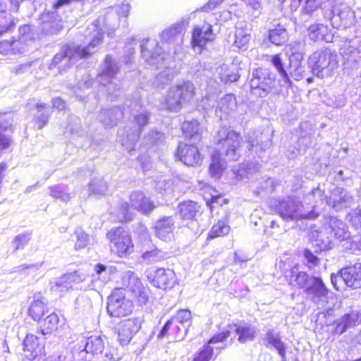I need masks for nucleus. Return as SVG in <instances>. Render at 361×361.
<instances>
[{
  "label": "nucleus",
  "instance_id": "obj_1",
  "mask_svg": "<svg viewBox=\"0 0 361 361\" xmlns=\"http://www.w3.org/2000/svg\"><path fill=\"white\" fill-rule=\"evenodd\" d=\"M102 38L103 33L97 31L96 35L94 36V38L87 47L81 48L76 45H67L64 47L61 52L54 56L49 68L52 69L59 65V72H61L75 63L79 59L86 57L93 52V49L101 42Z\"/></svg>",
  "mask_w": 361,
  "mask_h": 361
},
{
  "label": "nucleus",
  "instance_id": "obj_2",
  "mask_svg": "<svg viewBox=\"0 0 361 361\" xmlns=\"http://www.w3.org/2000/svg\"><path fill=\"white\" fill-rule=\"evenodd\" d=\"M308 66L318 78L330 77L338 66V56L329 49L315 51L308 59Z\"/></svg>",
  "mask_w": 361,
  "mask_h": 361
},
{
  "label": "nucleus",
  "instance_id": "obj_3",
  "mask_svg": "<svg viewBox=\"0 0 361 361\" xmlns=\"http://www.w3.org/2000/svg\"><path fill=\"white\" fill-rule=\"evenodd\" d=\"M195 86L189 81L171 86L169 88L161 108L170 111L178 112L184 104L189 103L195 96Z\"/></svg>",
  "mask_w": 361,
  "mask_h": 361
},
{
  "label": "nucleus",
  "instance_id": "obj_4",
  "mask_svg": "<svg viewBox=\"0 0 361 361\" xmlns=\"http://www.w3.org/2000/svg\"><path fill=\"white\" fill-rule=\"evenodd\" d=\"M149 114L146 111L134 116V122L130 123L124 130L118 131L119 140L126 150L131 152L135 149L142 128L148 123Z\"/></svg>",
  "mask_w": 361,
  "mask_h": 361
},
{
  "label": "nucleus",
  "instance_id": "obj_5",
  "mask_svg": "<svg viewBox=\"0 0 361 361\" xmlns=\"http://www.w3.org/2000/svg\"><path fill=\"white\" fill-rule=\"evenodd\" d=\"M216 140L222 145L225 159L235 161L240 157L242 137L239 133L227 128H221L218 132Z\"/></svg>",
  "mask_w": 361,
  "mask_h": 361
},
{
  "label": "nucleus",
  "instance_id": "obj_6",
  "mask_svg": "<svg viewBox=\"0 0 361 361\" xmlns=\"http://www.w3.org/2000/svg\"><path fill=\"white\" fill-rule=\"evenodd\" d=\"M275 76L267 68H259L253 71L250 81L251 92L259 97H265L274 87Z\"/></svg>",
  "mask_w": 361,
  "mask_h": 361
},
{
  "label": "nucleus",
  "instance_id": "obj_7",
  "mask_svg": "<svg viewBox=\"0 0 361 361\" xmlns=\"http://www.w3.org/2000/svg\"><path fill=\"white\" fill-rule=\"evenodd\" d=\"M312 301L324 307L328 303L330 298L332 297V293L326 287L322 279L320 277L312 276L310 286L305 290Z\"/></svg>",
  "mask_w": 361,
  "mask_h": 361
},
{
  "label": "nucleus",
  "instance_id": "obj_8",
  "mask_svg": "<svg viewBox=\"0 0 361 361\" xmlns=\"http://www.w3.org/2000/svg\"><path fill=\"white\" fill-rule=\"evenodd\" d=\"M140 49L142 59L149 65L158 66L165 60L166 54L156 39H143Z\"/></svg>",
  "mask_w": 361,
  "mask_h": 361
},
{
  "label": "nucleus",
  "instance_id": "obj_9",
  "mask_svg": "<svg viewBox=\"0 0 361 361\" xmlns=\"http://www.w3.org/2000/svg\"><path fill=\"white\" fill-rule=\"evenodd\" d=\"M276 211L278 214L286 220H299L300 217H312V214L302 213L298 209V200L293 198H288L281 201L277 206Z\"/></svg>",
  "mask_w": 361,
  "mask_h": 361
},
{
  "label": "nucleus",
  "instance_id": "obj_10",
  "mask_svg": "<svg viewBox=\"0 0 361 361\" xmlns=\"http://www.w3.org/2000/svg\"><path fill=\"white\" fill-rule=\"evenodd\" d=\"M141 324L137 319H128L117 325L118 341L121 345L129 343L134 334L140 329Z\"/></svg>",
  "mask_w": 361,
  "mask_h": 361
},
{
  "label": "nucleus",
  "instance_id": "obj_11",
  "mask_svg": "<svg viewBox=\"0 0 361 361\" xmlns=\"http://www.w3.org/2000/svg\"><path fill=\"white\" fill-rule=\"evenodd\" d=\"M353 201V195L342 188H336L329 197H326V204L336 211L350 207Z\"/></svg>",
  "mask_w": 361,
  "mask_h": 361
},
{
  "label": "nucleus",
  "instance_id": "obj_12",
  "mask_svg": "<svg viewBox=\"0 0 361 361\" xmlns=\"http://www.w3.org/2000/svg\"><path fill=\"white\" fill-rule=\"evenodd\" d=\"M114 246L120 257H126L133 251V244L128 232L118 227L114 231Z\"/></svg>",
  "mask_w": 361,
  "mask_h": 361
},
{
  "label": "nucleus",
  "instance_id": "obj_13",
  "mask_svg": "<svg viewBox=\"0 0 361 361\" xmlns=\"http://www.w3.org/2000/svg\"><path fill=\"white\" fill-rule=\"evenodd\" d=\"M338 279H341L348 287L353 289L361 288V263L343 268L340 271Z\"/></svg>",
  "mask_w": 361,
  "mask_h": 361
},
{
  "label": "nucleus",
  "instance_id": "obj_14",
  "mask_svg": "<svg viewBox=\"0 0 361 361\" xmlns=\"http://www.w3.org/2000/svg\"><path fill=\"white\" fill-rule=\"evenodd\" d=\"M230 336V331H223L213 336L207 345H204L202 350L195 356L193 361H209L213 355L214 348L211 344L221 343L216 348H223L222 343Z\"/></svg>",
  "mask_w": 361,
  "mask_h": 361
},
{
  "label": "nucleus",
  "instance_id": "obj_15",
  "mask_svg": "<svg viewBox=\"0 0 361 361\" xmlns=\"http://www.w3.org/2000/svg\"><path fill=\"white\" fill-rule=\"evenodd\" d=\"M324 227L326 232L330 234L331 238L344 240L350 237L346 225L334 216H330L326 219Z\"/></svg>",
  "mask_w": 361,
  "mask_h": 361
},
{
  "label": "nucleus",
  "instance_id": "obj_16",
  "mask_svg": "<svg viewBox=\"0 0 361 361\" xmlns=\"http://www.w3.org/2000/svg\"><path fill=\"white\" fill-rule=\"evenodd\" d=\"M177 155L179 159L188 166L197 165L201 161L199 149L194 145L179 144Z\"/></svg>",
  "mask_w": 361,
  "mask_h": 361
},
{
  "label": "nucleus",
  "instance_id": "obj_17",
  "mask_svg": "<svg viewBox=\"0 0 361 361\" xmlns=\"http://www.w3.org/2000/svg\"><path fill=\"white\" fill-rule=\"evenodd\" d=\"M332 22L336 23L340 21L338 26L344 28L348 27L353 24L355 21V14L352 9L345 4H341L336 6L332 11Z\"/></svg>",
  "mask_w": 361,
  "mask_h": 361
},
{
  "label": "nucleus",
  "instance_id": "obj_18",
  "mask_svg": "<svg viewBox=\"0 0 361 361\" xmlns=\"http://www.w3.org/2000/svg\"><path fill=\"white\" fill-rule=\"evenodd\" d=\"M130 202L133 208L144 214L151 213L155 208L154 202L141 191L133 192L130 196Z\"/></svg>",
  "mask_w": 361,
  "mask_h": 361
},
{
  "label": "nucleus",
  "instance_id": "obj_19",
  "mask_svg": "<svg viewBox=\"0 0 361 361\" xmlns=\"http://www.w3.org/2000/svg\"><path fill=\"white\" fill-rule=\"evenodd\" d=\"M214 39L212 27L210 24H204L202 27H196L192 32V43L193 47L200 48Z\"/></svg>",
  "mask_w": 361,
  "mask_h": 361
},
{
  "label": "nucleus",
  "instance_id": "obj_20",
  "mask_svg": "<svg viewBox=\"0 0 361 361\" xmlns=\"http://www.w3.org/2000/svg\"><path fill=\"white\" fill-rule=\"evenodd\" d=\"M263 341L267 348H275L281 358L285 359L286 348L285 343L282 342L279 332H275L273 329H268L264 335Z\"/></svg>",
  "mask_w": 361,
  "mask_h": 361
},
{
  "label": "nucleus",
  "instance_id": "obj_21",
  "mask_svg": "<svg viewBox=\"0 0 361 361\" xmlns=\"http://www.w3.org/2000/svg\"><path fill=\"white\" fill-rule=\"evenodd\" d=\"M133 302L126 298L123 291L114 293V317H126L133 312Z\"/></svg>",
  "mask_w": 361,
  "mask_h": 361
},
{
  "label": "nucleus",
  "instance_id": "obj_22",
  "mask_svg": "<svg viewBox=\"0 0 361 361\" xmlns=\"http://www.w3.org/2000/svg\"><path fill=\"white\" fill-rule=\"evenodd\" d=\"M153 282L159 288H171L176 282L175 273L171 269H158L155 271Z\"/></svg>",
  "mask_w": 361,
  "mask_h": 361
},
{
  "label": "nucleus",
  "instance_id": "obj_23",
  "mask_svg": "<svg viewBox=\"0 0 361 361\" xmlns=\"http://www.w3.org/2000/svg\"><path fill=\"white\" fill-rule=\"evenodd\" d=\"M308 30L310 39L314 42L325 41L326 42H331L333 41L334 34L324 24H313L310 26Z\"/></svg>",
  "mask_w": 361,
  "mask_h": 361
},
{
  "label": "nucleus",
  "instance_id": "obj_24",
  "mask_svg": "<svg viewBox=\"0 0 361 361\" xmlns=\"http://www.w3.org/2000/svg\"><path fill=\"white\" fill-rule=\"evenodd\" d=\"M154 228L157 237L166 240L175 228L174 221L171 216H164L155 222Z\"/></svg>",
  "mask_w": 361,
  "mask_h": 361
},
{
  "label": "nucleus",
  "instance_id": "obj_25",
  "mask_svg": "<svg viewBox=\"0 0 361 361\" xmlns=\"http://www.w3.org/2000/svg\"><path fill=\"white\" fill-rule=\"evenodd\" d=\"M237 107L235 97L233 94H228L220 99L216 109V114L221 119L228 115Z\"/></svg>",
  "mask_w": 361,
  "mask_h": 361
},
{
  "label": "nucleus",
  "instance_id": "obj_26",
  "mask_svg": "<svg viewBox=\"0 0 361 361\" xmlns=\"http://www.w3.org/2000/svg\"><path fill=\"white\" fill-rule=\"evenodd\" d=\"M55 13H44L42 15V30L46 34H57L63 27L60 21L56 20Z\"/></svg>",
  "mask_w": 361,
  "mask_h": 361
},
{
  "label": "nucleus",
  "instance_id": "obj_27",
  "mask_svg": "<svg viewBox=\"0 0 361 361\" xmlns=\"http://www.w3.org/2000/svg\"><path fill=\"white\" fill-rule=\"evenodd\" d=\"M361 324V319L357 311H352L342 317L341 321L336 324L335 333L341 335L349 328Z\"/></svg>",
  "mask_w": 361,
  "mask_h": 361
},
{
  "label": "nucleus",
  "instance_id": "obj_28",
  "mask_svg": "<svg viewBox=\"0 0 361 361\" xmlns=\"http://www.w3.org/2000/svg\"><path fill=\"white\" fill-rule=\"evenodd\" d=\"M83 343L84 349L81 350L80 353L84 351L86 353L98 354L104 350V341L101 336L92 335L87 338L82 337L80 341Z\"/></svg>",
  "mask_w": 361,
  "mask_h": 361
},
{
  "label": "nucleus",
  "instance_id": "obj_29",
  "mask_svg": "<svg viewBox=\"0 0 361 361\" xmlns=\"http://www.w3.org/2000/svg\"><path fill=\"white\" fill-rule=\"evenodd\" d=\"M358 45L359 40L356 38L344 42L340 49L343 59L349 61H356L360 53Z\"/></svg>",
  "mask_w": 361,
  "mask_h": 361
},
{
  "label": "nucleus",
  "instance_id": "obj_30",
  "mask_svg": "<svg viewBox=\"0 0 361 361\" xmlns=\"http://www.w3.org/2000/svg\"><path fill=\"white\" fill-rule=\"evenodd\" d=\"M304 54L302 52L295 54H290V74L295 80H299L303 77L305 68L301 66L302 61L304 58Z\"/></svg>",
  "mask_w": 361,
  "mask_h": 361
},
{
  "label": "nucleus",
  "instance_id": "obj_31",
  "mask_svg": "<svg viewBox=\"0 0 361 361\" xmlns=\"http://www.w3.org/2000/svg\"><path fill=\"white\" fill-rule=\"evenodd\" d=\"M231 329H233L235 333L238 335V341L240 343L252 341L257 334V329L256 327L247 324L238 326L234 325L231 326Z\"/></svg>",
  "mask_w": 361,
  "mask_h": 361
},
{
  "label": "nucleus",
  "instance_id": "obj_32",
  "mask_svg": "<svg viewBox=\"0 0 361 361\" xmlns=\"http://www.w3.org/2000/svg\"><path fill=\"white\" fill-rule=\"evenodd\" d=\"M200 206L192 201H185L179 204L178 213L184 220H194L199 212Z\"/></svg>",
  "mask_w": 361,
  "mask_h": 361
},
{
  "label": "nucleus",
  "instance_id": "obj_33",
  "mask_svg": "<svg viewBox=\"0 0 361 361\" xmlns=\"http://www.w3.org/2000/svg\"><path fill=\"white\" fill-rule=\"evenodd\" d=\"M137 298L139 305H145L149 299L148 290L145 288L137 277L132 279V286L129 289Z\"/></svg>",
  "mask_w": 361,
  "mask_h": 361
},
{
  "label": "nucleus",
  "instance_id": "obj_34",
  "mask_svg": "<svg viewBox=\"0 0 361 361\" xmlns=\"http://www.w3.org/2000/svg\"><path fill=\"white\" fill-rule=\"evenodd\" d=\"M75 275L73 274H64L51 282V290L57 292H63L73 287Z\"/></svg>",
  "mask_w": 361,
  "mask_h": 361
},
{
  "label": "nucleus",
  "instance_id": "obj_35",
  "mask_svg": "<svg viewBox=\"0 0 361 361\" xmlns=\"http://www.w3.org/2000/svg\"><path fill=\"white\" fill-rule=\"evenodd\" d=\"M221 154L219 151H215L212 155V162L209 166V175L217 179L222 174L223 171L226 169L225 161L221 157Z\"/></svg>",
  "mask_w": 361,
  "mask_h": 361
},
{
  "label": "nucleus",
  "instance_id": "obj_36",
  "mask_svg": "<svg viewBox=\"0 0 361 361\" xmlns=\"http://www.w3.org/2000/svg\"><path fill=\"white\" fill-rule=\"evenodd\" d=\"M171 321H173V324L174 323H178L180 325L183 326V334L178 336L176 338L179 340L183 339L192 323L191 312L188 310H181L177 312L176 315L173 317Z\"/></svg>",
  "mask_w": 361,
  "mask_h": 361
},
{
  "label": "nucleus",
  "instance_id": "obj_37",
  "mask_svg": "<svg viewBox=\"0 0 361 361\" xmlns=\"http://www.w3.org/2000/svg\"><path fill=\"white\" fill-rule=\"evenodd\" d=\"M133 277H137L131 271H127L125 272L118 271L116 268L114 267V279H116V283L117 286L115 289L117 290L116 293L121 292L122 289L132 286V279Z\"/></svg>",
  "mask_w": 361,
  "mask_h": 361
},
{
  "label": "nucleus",
  "instance_id": "obj_38",
  "mask_svg": "<svg viewBox=\"0 0 361 361\" xmlns=\"http://www.w3.org/2000/svg\"><path fill=\"white\" fill-rule=\"evenodd\" d=\"M182 130L187 137L200 140L202 128L197 120L185 121L182 126Z\"/></svg>",
  "mask_w": 361,
  "mask_h": 361
},
{
  "label": "nucleus",
  "instance_id": "obj_39",
  "mask_svg": "<svg viewBox=\"0 0 361 361\" xmlns=\"http://www.w3.org/2000/svg\"><path fill=\"white\" fill-rule=\"evenodd\" d=\"M25 356L29 359H33L37 356L39 348L38 338L33 334H27L23 342Z\"/></svg>",
  "mask_w": 361,
  "mask_h": 361
},
{
  "label": "nucleus",
  "instance_id": "obj_40",
  "mask_svg": "<svg viewBox=\"0 0 361 361\" xmlns=\"http://www.w3.org/2000/svg\"><path fill=\"white\" fill-rule=\"evenodd\" d=\"M59 319L58 315L52 312L49 314L40 325V332L42 335L50 334L58 329Z\"/></svg>",
  "mask_w": 361,
  "mask_h": 361
},
{
  "label": "nucleus",
  "instance_id": "obj_41",
  "mask_svg": "<svg viewBox=\"0 0 361 361\" xmlns=\"http://www.w3.org/2000/svg\"><path fill=\"white\" fill-rule=\"evenodd\" d=\"M113 78V63L111 56L106 57L103 68L97 77L98 81L106 86L111 82Z\"/></svg>",
  "mask_w": 361,
  "mask_h": 361
},
{
  "label": "nucleus",
  "instance_id": "obj_42",
  "mask_svg": "<svg viewBox=\"0 0 361 361\" xmlns=\"http://www.w3.org/2000/svg\"><path fill=\"white\" fill-rule=\"evenodd\" d=\"M216 74L225 83L235 82L239 78V75L226 64L219 66L216 68Z\"/></svg>",
  "mask_w": 361,
  "mask_h": 361
},
{
  "label": "nucleus",
  "instance_id": "obj_43",
  "mask_svg": "<svg viewBox=\"0 0 361 361\" xmlns=\"http://www.w3.org/2000/svg\"><path fill=\"white\" fill-rule=\"evenodd\" d=\"M250 39V32L247 28L236 27L234 45L239 49H246Z\"/></svg>",
  "mask_w": 361,
  "mask_h": 361
},
{
  "label": "nucleus",
  "instance_id": "obj_44",
  "mask_svg": "<svg viewBox=\"0 0 361 361\" xmlns=\"http://www.w3.org/2000/svg\"><path fill=\"white\" fill-rule=\"evenodd\" d=\"M173 78L174 71L172 68L167 67L154 78L152 85L157 88H161L171 82Z\"/></svg>",
  "mask_w": 361,
  "mask_h": 361
},
{
  "label": "nucleus",
  "instance_id": "obj_45",
  "mask_svg": "<svg viewBox=\"0 0 361 361\" xmlns=\"http://www.w3.org/2000/svg\"><path fill=\"white\" fill-rule=\"evenodd\" d=\"M164 257V254L154 246L149 247V250H142V259L147 264L158 262L163 260Z\"/></svg>",
  "mask_w": 361,
  "mask_h": 361
},
{
  "label": "nucleus",
  "instance_id": "obj_46",
  "mask_svg": "<svg viewBox=\"0 0 361 361\" xmlns=\"http://www.w3.org/2000/svg\"><path fill=\"white\" fill-rule=\"evenodd\" d=\"M269 37L272 44L280 46L288 40V33L283 26L279 25L276 28L269 31Z\"/></svg>",
  "mask_w": 361,
  "mask_h": 361
},
{
  "label": "nucleus",
  "instance_id": "obj_47",
  "mask_svg": "<svg viewBox=\"0 0 361 361\" xmlns=\"http://www.w3.org/2000/svg\"><path fill=\"white\" fill-rule=\"evenodd\" d=\"M47 312L44 301L42 299H35L30 305L29 314L35 321H39Z\"/></svg>",
  "mask_w": 361,
  "mask_h": 361
},
{
  "label": "nucleus",
  "instance_id": "obj_48",
  "mask_svg": "<svg viewBox=\"0 0 361 361\" xmlns=\"http://www.w3.org/2000/svg\"><path fill=\"white\" fill-rule=\"evenodd\" d=\"M22 44V40H5L0 42V52L4 55L8 54L11 51L14 54L23 53L25 51V47L18 49V45Z\"/></svg>",
  "mask_w": 361,
  "mask_h": 361
},
{
  "label": "nucleus",
  "instance_id": "obj_49",
  "mask_svg": "<svg viewBox=\"0 0 361 361\" xmlns=\"http://www.w3.org/2000/svg\"><path fill=\"white\" fill-rule=\"evenodd\" d=\"M230 232V226L223 220L219 221L211 228L209 234V238L224 236Z\"/></svg>",
  "mask_w": 361,
  "mask_h": 361
},
{
  "label": "nucleus",
  "instance_id": "obj_50",
  "mask_svg": "<svg viewBox=\"0 0 361 361\" xmlns=\"http://www.w3.org/2000/svg\"><path fill=\"white\" fill-rule=\"evenodd\" d=\"M271 63L276 69L280 74L281 78L286 82H290L288 73L286 72L283 67L282 59L279 54H275L271 56Z\"/></svg>",
  "mask_w": 361,
  "mask_h": 361
},
{
  "label": "nucleus",
  "instance_id": "obj_51",
  "mask_svg": "<svg viewBox=\"0 0 361 361\" xmlns=\"http://www.w3.org/2000/svg\"><path fill=\"white\" fill-rule=\"evenodd\" d=\"M182 27L179 25H175L164 30L161 35L162 40L167 42H171L174 39L181 38Z\"/></svg>",
  "mask_w": 361,
  "mask_h": 361
},
{
  "label": "nucleus",
  "instance_id": "obj_52",
  "mask_svg": "<svg viewBox=\"0 0 361 361\" xmlns=\"http://www.w3.org/2000/svg\"><path fill=\"white\" fill-rule=\"evenodd\" d=\"M106 184L100 179L92 180L88 186L89 195L91 194L100 195L105 192Z\"/></svg>",
  "mask_w": 361,
  "mask_h": 361
},
{
  "label": "nucleus",
  "instance_id": "obj_53",
  "mask_svg": "<svg viewBox=\"0 0 361 361\" xmlns=\"http://www.w3.org/2000/svg\"><path fill=\"white\" fill-rule=\"evenodd\" d=\"M50 195L56 199L67 202L71 199L70 194L60 186H53L49 188Z\"/></svg>",
  "mask_w": 361,
  "mask_h": 361
},
{
  "label": "nucleus",
  "instance_id": "obj_54",
  "mask_svg": "<svg viewBox=\"0 0 361 361\" xmlns=\"http://www.w3.org/2000/svg\"><path fill=\"white\" fill-rule=\"evenodd\" d=\"M311 277L306 272L300 271L296 274L295 281L299 288H304L305 290L310 286Z\"/></svg>",
  "mask_w": 361,
  "mask_h": 361
},
{
  "label": "nucleus",
  "instance_id": "obj_55",
  "mask_svg": "<svg viewBox=\"0 0 361 361\" xmlns=\"http://www.w3.org/2000/svg\"><path fill=\"white\" fill-rule=\"evenodd\" d=\"M117 219L119 222L130 220L131 215L128 212V204L126 202L121 203L118 208Z\"/></svg>",
  "mask_w": 361,
  "mask_h": 361
},
{
  "label": "nucleus",
  "instance_id": "obj_56",
  "mask_svg": "<svg viewBox=\"0 0 361 361\" xmlns=\"http://www.w3.org/2000/svg\"><path fill=\"white\" fill-rule=\"evenodd\" d=\"M316 204L312 205L310 207L308 206H305L300 203V202L298 201V209L300 211H301L302 213H306L307 214H312V217H307V216H302L300 217V219H314L317 218L319 216V212L315 210Z\"/></svg>",
  "mask_w": 361,
  "mask_h": 361
},
{
  "label": "nucleus",
  "instance_id": "obj_57",
  "mask_svg": "<svg viewBox=\"0 0 361 361\" xmlns=\"http://www.w3.org/2000/svg\"><path fill=\"white\" fill-rule=\"evenodd\" d=\"M30 240V235L29 233L19 234L15 237L13 240V245L15 250L23 247Z\"/></svg>",
  "mask_w": 361,
  "mask_h": 361
},
{
  "label": "nucleus",
  "instance_id": "obj_58",
  "mask_svg": "<svg viewBox=\"0 0 361 361\" xmlns=\"http://www.w3.org/2000/svg\"><path fill=\"white\" fill-rule=\"evenodd\" d=\"M77 241L75 243V249H82L85 247L89 242V236L82 230H76Z\"/></svg>",
  "mask_w": 361,
  "mask_h": 361
},
{
  "label": "nucleus",
  "instance_id": "obj_59",
  "mask_svg": "<svg viewBox=\"0 0 361 361\" xmlns=\"http://www.w3.org/2000/svg\"><path fill=\"white\" fill-rule=\"evenodd\" d=\"M349 221L357 228L361 229V209L357 208L348 214Z\"/></svg>",
  "mask_w": 361,
  "mask_h": 361
},
{
  "label": "nucleus",
  "instance_id": "obj_60",
  "mask_svg": "<svg viewBox=\"0 0 361 361\" xmlns=\"http://www.w3.org/2000/svg\"><path fill=\"white\" fill-rule=\"evenodd\" d=\"M136 45L137 42L135 38L130 39L126 43V56H125V62L126 63L131 62V56L135 54Z\"/></svg>",
  "mask_w": 361,
  "mask_h": 361
},
{
  "label": "nucleus",
  "instance_id": "obj_61",
  "mask_svg": "<svg viewBox=\"0 0 361 361\" xmlns=\"http://www.w3.org/2000/svg\"><path fill=\"white\" fill-rule=\"evenodd\" d=\"M13 20L10 16L0 18V35L9 30L13 26Z\"/></svg>",
  "mask_w": 361,
  "mask_h": 361
},
{
  "label": "nucleus",
  "instance_id": "obj_62",
  "mask_svg": "<svg viewBox=\"0 0 361 361\" xmlns=\"http://www.w3.org/2000/svg\"><path fill=\"white\" fill-rule=\"evenodd\" d=\"M304 256L308 262V267L312 268L317 265L319 259L309 250H305Z\"/></svg>",
  "mask_w": 361,
  "mask_h": 361
},
{
  "label": "nucleus",
  "instance_id": "obj_63",
  "mask_svg": "<svg viewBox=\"0 0 361 361\" xmlns=\"http://www.w3.org/2000/svg\"><path fill=\"white\" fill-rule=\"evenodd\" d=\"M321 4V0H306L304 10L306 13H310L320 6Z\"/></svg>",
  "mask_w": 361,
  "mask_h": 361
},
{
  "label": "nucleus",
  "instance_id": "obj_64",
  "mask_svg": "<svg viewBox=\"0 0 361 361\" xmlns=\"http://www.w3.org/2000/svg\"><path fill=\"white\" fill-rule=\"evenodd\" d=\"M130 6L128 2H123L121 4L117 6L116 13L120 17L126 18L130 11Z\"/></svg>",
  "mask_w": 361,
  "mask_h": 361
}]
</instances>
